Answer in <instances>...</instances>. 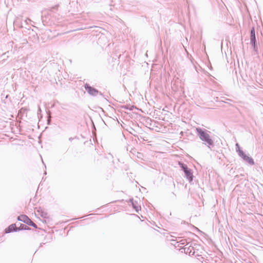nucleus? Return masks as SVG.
Here are the masks:
<instances>
[{
	"mask_svg": "<svg viewBox=\"0 0 263 263\" xmlns=\"http://www.w3.org/2000/svg\"><path fill=\"white\" fill-rule=\"evenodd\" d=\"M197 131L200 135L201 140L205 141L209 145L213 144V141L210 138V136L208 133L202 130L200 128H197Z\"/></svg>",
	"mask_w": 263,
	"mask_h": 263,
	"instance_id": "obj_1",
	"label": "nucleus"
},
{
	"mask_svg": "<svg viewBox=\"0 0 263 263\" xmlns=\"http://www.w3.org/2000/svg\"><path fill=\"white\" fill-rule=\"evenodd\" d=\"M25 229L28 230L29 228H27L26 226H23L21 228H16L15 224H12L10 225L7 229H5V232L6 233H10L13 231H16L17 230Z\"/></svg>",
	"mask_w": 263,
	"mask_h": 263,
	"instance_id": "obj_2",
	"label": "nucleus"
},
{
	"mask_svg": "<svg viewBox=\"0 0 263 263\" xmlns=\"http://www.w3.org/2000/svg\"><path fill=\"white\" fill-rule=\"evenodd\" d=\"M179 164L181 165L182 168L186 176L190 180H192L193 177H192V173H191L190 170L188 168L186 165H184L182 163H179Z\"/></svg>",
	"mask_w": 263,
	"mask_h": 263,
	"instance_id": "obj_3",
	"label": "nucleus"
},
{
	"mask_svg": "<svg viewBox=\"0 0 263 263\" xmlns=\"http://www.w3.org/2000/svg\"><path fill=\"white\" fill-rule=\"evenodd\" d=\"M239 155L241 157H242L243 160L246 161L250 164H251V165L254 164V162L253 159L252 158L246 155L244 153H243V152H242V151L240 152Z\"/></svg>",
	"mask_w": 263,
	"mask_h": 263,
	"instance_id": "obj_4",
	"label": "nucleus"
},
{
	"mask_svg": "<svg viewBox=\"0 0 263 263\" xmlns=\"http://www.w3.org/2000/svg\"><path fill=\"white\" fill-rule=\"evenodd\" d=\"M85 88L87 90L88 93L91 95L96 96L98 93V91L97 90L89 86L88 84H85Z\"/></svg>",
	"mask_w": 263,
	"mask_h": 263,
	"instance_id": "obj_5",
	"label": "nucleus"
},
{
	"mask_svg": "<svg viewBox=\"0 0 263 263\" xmlns=\"http://www.w3.org/2000/svg\"><path fill=\"white\" fill-rule=\"evenodd\" d=\"M250 40L251 43L255 45V31L254 28H252L251 30Z\"/></svg>",
	"mask_w": 263,
	"mask_h": 263,
	"instance_id": "obj_6",
	"label": "nucleus"
},
{
	"mask_svg": "<svg viewBox=\"0 0 263 263\" xmlns=\"http://www.w3.org/2000/svg\"><path fill=\"white\" fill-rule=\"evenodd\" d=\"M29 218L25 215H21L17 217V220L19 221H22L25 223L27 222V220Z\"/></svg>",
	"mask_w": 263,
	"mask_h": 263,
	"instance_id": "obj_7",
	"label": "nucleus"
},
{
	"mask_svg": "<svg viewBox=\"0 0 263 263\" xmlns=\"http://www.w3.org/2000/svg\"><path fill=\"white\" fill-rule=\"evenodd\" d=\"M133 208L135 209L136 212H138L141 209L140 206L136 205L133 203Z\"/></svg>",
	"mask_w": 263,
	"mask_h": 263,
	"instance_id": "obj_8",
	"label": "nucleus"
},
{
	"mask_svg": "<svg viewBox=\"0 0 263 263\" xmlns=\"http://www.w3.org/2000/svg\"><path fill=\"white\" fill-rule=\"evenodd\" d=\"M33 222L32 221L31 219L29 218L28 220H27V222H26V223L28 224V225L31 226Z\"/></svg>",
	"mask_w": 263,
	"mask_h": 263,
	"instance_id": "obj_9",
	"label": "nucleus"
},
{
	"mask_svg": "<svg viewBox=\"0 0 263 263\" xmlns=\"http://www.w3.org/2000/svg\"><path fill=\"white\" fill-rule=\"evenodd\" d=\"M31 226L35 228H37L36 225L34 222H33V223L32 224Z\"/></svg>",
	"mask_w": 263,
	"mask_h": 263,
	"instance_id": "obj_10",
	"label": "nucleus"
}]
</instances>
